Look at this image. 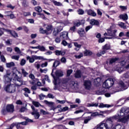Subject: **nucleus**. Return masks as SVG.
<instances>
[{"label": "nucleus", "mask_w": 129, "mask_h": 129, "mask_svg": "<svg viewBox=\"0 0 129 129\" xmlns=\"http://www.w3.org/2000/svg\"><path fill=\"white\" fill-rule=\"evenodd\" d=\"M87 106L89 107H97L98 106V103H89L87 105Z\"/></svg>", "instance_id": "25"}, {"label": "nucleus", "mask_w": 129, "mask_h": 129, "mask_svg": "<svg viewBox=\"0 0 129 129\" xmlns=\"http://www.w3.org/2000/svg\"><path fill=\"white\" fill-rule=\"evenodd\" d=\"M78 14L79 15H83V14H84V10L82 9H79L78 10Z\"/></svg>", "instance_id": "51"}, {"label": "nucleus", "mask_w": 129, "mask_h": 129, "mask_svg": "<svg viewBox=\"0 0 129 129\" xmlns=\"http://www.w3.org/2000/svg\"><path fill=\"white\" fill-rule=\"evenodd\" d=\"M12 75L13 76V78L14 79L17 80V82L16 83V85L17 86H21V85H23V80H22V76L20 77H19V76L17 75L16 73H13L12 74Z\"/></svg>", "instance_id": "5"}, {"label": "nucleus", "mask_w": 129, "mask_h": 129, "mask_svg": "<svg viewBox=\"0 0 129 129\" xmlns=\"http://www.w3.org/2000/svg\"><path fill=\"white\" fill-rule=\"evenodd\" d=\"M72 72H73V70H69L67 72V76L69 77V76H70L71 75V74H72Z\"/></svg>", "instance_id": "46"}, {"label": "nucleus", "mask_w": 129, "mask_h": 129, "mask_svg": "<svg viewBox=\"0 0 129 129\" xmlns=\"http://www.w3.org/2000/svg\"><path fill=\"white\" fill-rule=\"evenodd\" d=\"M39 97L40 100H43V99H44V98L46 97V95H43L42 93H41L39 95Z\"/></svg>", "instance_id": "45"}, {"label": "nucleus", "mask_w": 129, "mask_h": 129, "mask_svg": "<svg viewBox=\"0 0 129 129\" xmlns=\"http://www.w3.org/2000/svg\"><path fill=\"white\" fill-rule=\"evenodd\" d=\"M11 14H13L12 11H6L5 12L6 17H10Z\"/></svg>", "instance_id": "47"}, {"label": "nucleus", "mask_w": 129, "mask_h": 129, "mask_svg": "<svg viewBox=\"0 0 129 129\" xmlns=\"http://www.w3.org/2000/svg\"><path fill=\"white\" fill-rule=\"evenodd\" d=\"M3 30L9 33L10 35H12V36H13V37H14V38H18V37H19V36L18 35V33H17V32H16V31L14 30H11L4 28Z\"/></svg>", "instance_id": "11"}, {"label": "nucleus", "mask_w": 129, "mask_h": 129, "mask_svg": "<svg viewBox=\"0 0 129 129\" xmlns=\"http://www.w3.org/2000/svg\"><path fill=\"white\" fill-rule=\"evenodd\" d=\"M97 94L98 95H101L102 94H104L105 93V90H104V89H103L102 91L99 90L96 92Z\"/></svg>", "instance_id": "34"}, {"label": "nucleus", "mask_w": 129, "mask_h": 129, "mask_svg": "<svg viewBox=\"0 0 129 129\" xmlns=\"http://www.w3.org/2000/svg\"><path fill=\"white\" fill-rule=\"evenodd\" d=\"M116 32H117V30H108V36L111 37H105V39H112L115 38V37H116V34H116Z\"/></svg>", "instance_id": "7"}, {"label": "nucleus", "mask_w": 129, "mask_h": 129, "mask_svg": "<svg viewBox=\"0 0 129 129\" xmlns=\"http://www.w3.org/2000/svg\"><path fill=\"white\" fill-rule=\"evenodd\" d=\"M55 74L56 77H62V76L64 75L63 72L60 70H56L55 71Z\"/></svg>", "instance_id": "14"}, {"label": "nucleus", "mask_w": 129, "mask_h": 129, "mask_svg": "<svg viewBox=\"0 0 129 129\" xmlns=\"http://www.w3.org/2000/svg\"><path fill=\"white\" fill-rule=\"evenodd\" d=\"M106 50H105V49H103L102 51L97 54V56H98V57H100V56H102V55H104V54H106Z\"/></svg>", "instance_id": "30"}, {"label": "nucleus", "mask_w": 129, "mask_h": 129, "mask_svg": "<svg viewBox=\"0 0 129 129\" xmlns=\"http://www.w3.org/2000/svg\"><path fill=\"white\" fill-rule=\"evenodd\" d=\"M29 77L30 78V79H32V80L35 79V75H34L33 74H30L29 76Z\"/></svg>", "instance_id": "61"}, {"label": "nucleus", "mask_w": 129, "mask_h": 129, "mask_svg": "<svg viewBox=\"0 0 129 129\" xmlns=\"http://www.w3.org/2000/svg\"><path fill=\"white\" fill-rule=\"evenodd\" d=\"M78 33L79 34L80 37H84V35H85V31H84V29L81 28L79 30H78Z\"/></svg>", "instance_id": "16"}, {"label": "nucleus", "mask_w": 129, "mask_h": 129, "mask_svg": "<svg viewBox=\"0 0 129 129\" xmlns=\"http://www.w3.org/2000/svg\"><path fill=\"white\" fill-rule=\"evenodd\" d=\"M90 25H92L93 26H99V22L95 19H91L90 20Z\"/></svg>", "instance_id": "15"}, {"label": "nucleus", "mask_w": 129, "mask_h": 129, "mask_svg": "<svg viewBox=\"0 0 129 129\" xmlns=\"http://www.w3.org/2000/svg\"><path fill=\"white\" fill-rule=\"evenodd\" d=\"M60 61L62 63H66L67 62L66 58H65L64 57H62L60 59Z\"/></svg>", "instance_id": "63"}, {"label": "nucleus", "mask_w": 129, "mask_h": 129, "mask_svg": "<svg viewBox=\"0 0 129 129\" xmlns=\"http://www.w3.org/2000/svg\"><path fill=\"white\" fill-rule=\"evenodd\" d=\"M21 73L24 77H27V76L29 75V73H28V72H27V71H26L24 68L21 69Z\"/></svg>", "instance_id": "23"}, {"label": "nucleus", "mask_w": 129, "mask_h": 129, "mask_svg": "<svg viewBox=\"0 0 129 129\" xmlns=\"http://www.w3.org/2000/svg\"><path fill=\"white\" fill-rule=\"evenodd\" d=\"M7 7L11 10H14V9H15V6H12V4H8Z\"/></svg>", "instance_id": "64"}, {"label": "nucleus", "mask_w": 129, "mask_h": 129, "mask_svg": "<svg viewBox=\"0 0 129 129\" xmlns=\"http://www.w3.org/2000/svg\"><path fill=\"white\" fill-rule=\"evenodd\" d=\"M59 65H60V61L56 60L54 62L52 67H57L59 66Z\"/></svg>", "instance_id": "32"}, {"label": "nucleus", "mask_w": 129, "mask_h": 129, "mask_svg": "<svg viewBox=\"0 0 129 129\" xmlns=\"http://www.w3.org/2000/svg\"><path fill=\"white\" fill-rule=\"evenodd\" d=\"M118 26L123 29H126V26H125V24L123 22H120L118 24Z\"/></svg>", "instance_id": "37"}, {"label": "nucleus", "mask_w": 129, "mask_h": 129, "mask_svg": "<svg viewBox=\"0 0 129 129\" xmlns=\"http://www.w3.org/2000/svg\"><path fill=\"white\" fill-rule=\"evenodd\" d=\"M15 52H17V54H21L22 53L21 49H20V48L18 47L15 48Z\"/></svg>", "instance_id": "44"}, {"label": "nucleus", "mask_w": 129, "mask_h": 129, "mask_svg": "<svg viewBox=\"0 0 129 129\" xmlns=\"http://www.w3.org/2000/svg\"><path fill=\"white\" fill-rule=\"evenodd\" d=\"M14 66H15V62L13 61L6 63V67H7V68H11V67H14Z\"/></svg>", "instance_id": "24"}, {"label": "nucleus", "mask_w": 129, "mask_h": 129, "mask_svg": "<svg viewBox=\"0 0 129 129\" xmlns=\"http://www.w3.org/2000/svg\"><path fill=\"white\" fill-rule=\"evenodd\" d=\"M119 18L121 20H123V21H125L127 20V19L128 18L127 16V14L120 15L119 16Z\"/></svg>", "instance_id": "18"}, {"label": "nucleus", "mask_w": 129, "mask_h": 129, "mask_svg": "<svg viewBox=\"0 0 129 129\" xmlns=\"http://www.w3.org/2000/svg\"><path fill=\"white\" fill-rule=\"evenodd\" d=\"M113 121H112V118H109L106 121V123H104L105 124V127L106 129L111 128L113 125Z\"/></svg>", "instance_id": "8"}, {"label": "nucleus", "mask_w": 129, "mask_h": 129, "mask_svg": "<svg viewBox=\"0 0 129 129\" xmlns=\"http://www.w3.org/2000/svg\"><path fill=\"white\" fill-rule=\"evenodd\" d=\"M40 51H41V52H45L46 51V48L44 46H41V45H38V48Z\"/></svg>", "instance_id": "38"}, {"label": "nucleus", "mask_w": 129, "mask_h": 129, "mask_svg": "<svg viewBox=\"0 0 129 129\" xmlns=\"http://www.w3.org/2000/svg\"><path fill=\"white\" fill-rule=\"evenodd\" d=\"M99 107L100 108H103L104 107H110V106L109 104H104L103 103H101L99 105Z\"/></svg>", "instance_id": "29"}, {"label": "nucleus", "mask_w": 129, "mask_h": 129, "mask_svg": "<svg viewBox=\"0 0 129 129\" xmlns=\"http://www.w3.org/2000/svg\"><path fill=\"white\" fill-rule=\"evenodd\" d=\"M35 10L36 12H38V13H41L42 12V8L40 6L35 7Z\"/></svg>", "instance_id": "40"}, {"label": "nucleus", "mask_w": 129, "mask_h": 129, "mask_svg": "<svg viewBox=\"0 0 129 129\" xmlns=\"http://www.w3.org/2000/svg\"><path fill=\"white\" fill-rule=\"evenodd\" d=\"M31 89L33 91H35V90H37V85H33L31 87Z\"/></svg>", "instance_id": "52"}, {"label": "nucleus", "mask_w": 129, "mask_h": 129, "mask_svg": "<svg viewBox=\"0 0 129 129\" xmlns=\"http://www.w3.org/2000/svg\"><path fill=\"white\" fill-rule=\"evenodd\" d=\"M48 66V62H45V63H43L41 64V67L42 68H44V67H47Z\"/></svg>", "instance_id": "59"}, {"label": "nucleus", "mask_w": 129, "mask_h": 129, "mask_svg": "<svg viewBox=\"0 0 129 129\" xmlns=\"http://www.w3.org/2000/svg\"><path fill=\"white\" fill-rule=\"evenodd\" d=\"M52 28H53V26H52V25H48L46 27V31H47V32L49 33V31H51Z\"/></svg>", "instance_id": "50"}, {"label": "nucleus", "mask_w": 129, "mask_h": 129, "mask_svg": "<svg viewBox=\"0 0 129 129\" xmlns=\"http://www.w3.org/2000/svg\"><path fill=\"white\" fill-rule=\"evenodd\" d=\"M129 112V108L127 107H123L121 109L120 111L118 113V116L119 119L118 121L119 122H123L125 123L127 121L128 118H129V114H128L126 117H123L122 118H120L121 116L126 115Z\"/></svg>", "instance_id": "1"}, {"label": "nucleus", "mask_w": 129, "mask_h": 129, "mask_svg": "<svg viewBox=\"0 0 129 129\" xmlns=\"http://www.w3.org/2000/svg\"><path fill=\"white\" fill-rule=\"evenodd\" d=\"M58 29L54 28L53 30V31L52 32V34L53 35V36H57V35H58Z\"/></svg>", "instance_id": "42"}, {"label": "nucleus", "mask_w": 129, "mask_h": 129, "mask_svg": "<svg viewBox=\"0 0 129 129\" xmlns=\"http://www.w3.org/2000/svg\"><path fill=\"white\" fill-rule=\"evenodd\" d=\"M1 59L2 62H6V57H5V56H4V55H1Z\"/></svg>", "instance_id": "60"}, {"label": "nucleus", "mask_w": 129, "mask_h": 129, "mask_svg": "<svg viewBox=\"0 0 129 129\" xmlns=\"http://www.w3.org/2000/svg\"><path fill=\"white\" fill-rule=\"evenodd\" d=\"M55 29H57V31L59 33H60V32H61L63 30V27H62V26H58V27L55 28Z\"/></svg>", "instance_id": "56"}, {"label": "nucleus", "mask_w": 129, "mask_h": 129, "mask_svg": "<svg viewBox=\"0 0 129 129\" xmlns=\"http://www.w3.org/2000/svg\"><path fill=\"white\" fill-rule=\"evenodd\" d=\"M52 3L55 6H57V7H62V6H63V5H62V3L60 2H57V1H53Z\"/></svg>", "instance_id": "33"}, {"label": "nucleus", "mask_w": 129, "mask_h": 129, "mask_svg": "<svg viewBox=\"0 0 129 129\" xmlns=\"http://www.w3.org/2000/svg\"><path fill=\"white\" fill-rule=\"evenodd\" d=\"M44 103L47 105V106H49L51 107V110H55L56 109V107H54V102H49L47 100H44Z\"/></svg>", "instance_id": "12"}, {"label": "nucleus", "mask_w": 129, "mask_h": 129, "mask_svg": "<svg viewBox=\"0 0 129 129\" xmlns=\"http://www.w3.org/2000/svg\"><path fill=\"white\" fill-rule=\"evenodd\" d=\"M26 60L25 59L23 58L21 59V61L20 62V65L21 66H24L26 64Z\"/></svg>", "instance_id": "48"}, {"label": "nucleus", "mask_w": 129, "mask_h": 129, "mask_svg": "<svg viewBox=\"0 0 129 129\" xmlns=\"http://www.w3.org/2000/svg\"><path fill=\"white\" fill-rule=\"evenodd\" d=\"M12 76H11V73L10 74H7L4 77V82L5 84H10V81H12V79L13 78V75H12Z\"/></svg>", "instance_id": "9"}, {"label": "nucleus", "mask_w": 129, "mask_h": 129, "mask_svg": "<svg viewBox=\"0 0 129 129\" xmlns=\"http://www.w3.org/2000/svg\"><path fill=\"white\" fill-rule=\"evenodd\" d=\"M27 60H29L30 63H34V62H35V60H43L44 58L43 56L32 55L31 57L30 56H27Z\"/></svg>", "instance_id": "6"}, {"label": "nucleus", "mask_w": 129, "mask_h": 129, "mask_svg": "<svg viewBox=\"0 0 129 129\" xmlns=\"http://www.w3.org/2000/svg\"><path fill=\"white\" fill-rule=\"evenodd\" d=\"M84 85L85 86V89L87 90H91V87L92 85L91 84V81L89 80H86L84 81Z\"/></svg>", "instance_id": "10"}, {"label": "nucleus", "mask_w": 129, "mask_h": 129, "mask_svg": "<svg viewBox=\"0 0 129 129\" xmlns=\"http://www.w3.org/2000/svg\"><path fill=\"white\" fill-rule=\"evenodd\" d=\"M75 57L77 59H80L82 58V57H83V54L80 52L78 55H75Z\"/></svg>", "instance_id": "39"}, {"label": "nucleus", "mask_w": 129, "mask_h": 129, "mask_svg": "<svg viewBox=\"0 0 129 129\" xmlns=\"http://www.w3.org/2000/svg\"><path fill=\"white\" fill-rule=\"evenodd\" d=\"M93 53L92 51L89 50H86L84 51V55L85 56H91L92 55Z\"/></svg>", "instance_id": "22"}, {"label": "nucleus", "mask_w": 129, "mask_h": 129, "mask_svg": "<svg viewBox=\"0 0 129 129\" xmlns=\"http://www.w3.org/2000/svg\"><path fill=\"white\" fill-rule=\"evenodd\" d=\"M115 129H124V126L119 124H117L115 126Z\"/></svg>", "instance_id": "35"}, {"label": "nucleus", "mask_w": 129, "mask_h": 129, "mask_svg": "<svg viewBox=\"0 0 129 129\" xmlns=\"http://www.w3.org/2000/svg\"><path fill=\"white\" fill-rule=\"evenodd\" d=\"M57 102H58V103H60V104H64V103H65V102H66V100H56Z\"/></svg>", "instance_id": "55"}, {"label": "nucleus", "mask_w": 129, "mask_h": 129, "mask_svg": "<svg viewBox=\"0 0 129 129\" xmlns=\"http://www.w3.org/2000/svg\"><path fill=\"white\" fill-rule=\"evenodd\" d=\"M102 50H105V51H107V50H110V45L106 44L102 46Z\"/></svg>", "instance_id": "21"}, {"label": "nucleus", "mask_w": 129, "mask_h": 129, "mask_svg": "<svg viewBox=\"0 0 129 129\" xmlns=\"http://www.w3.org/2000/svg\"><path fill=\"white\" fill-rule=\"evenodd\" d=\"M74 46H75V47H77V48H81V44H79L77 42H74Z\"/></svg>", "instance_id": "58"}, {"label": "nucleus", "mask_w": 129, "mask_h": 129, "mask_svg": "<svg viewBox=\"0 0 129 129\" xmlns=\"http://www.w3.org/2000/svg\"><path fill=\"white\" fill-rule=\"evenodd\" d=\"M123 77L124 78H129V73H126L123 75Z\"/></svg>", "instance_id": "62"}, {"label": "nucleus", "mask_w": 129, "mask_h": 129, "mask_svg": "<svg viewBox=\"0 0 129 129\" xmlns=\"http://www.w3.org/2000/svg\"><path fill=\"white\" fill-rule=\"evenodd\" d=\"M15 111V106L13 104H8L6 106V110L5 109L2 110L3 114H7V112L9 113H13Z\"/></svg>", "instance_id": "4"}, {"label": "nucleus", "mask_w": 129, "mask_h": 129, "mask_svg": "<svg viewBox=\"0 0 129 129\" xmlns=\"http://www.w3.org/2000/svg\"><path fill=\"white\" fill-rule=\"evenodd\" d=\"M75 77L76 78H80L81 77V71H77L75 74Z\"/></svg>", "instance_id": "26"}, {"label": "nucleus", "mask_w": 129, "mask_h": 129, "mask_svg": "<svg viewBox=\"0 0 129 129\" xmlns=\"http://www.w3.org/2000/svg\"><path fill=\"white\" fill-rule=\"evenodd\" d=\"M114 83V81L113 79L109 78L105 80L103 84V87L104 88H110Z\"/></svg>", "instance_id": "2"}, {"label": "nucleus", "mask_w": 129, "mask_h": 129, "mask_svg": "<svg viewBox=\"0 0 129 129\" xmlns=\"http://www.w3.org/2000/svg\"><path fill=\"white\" fill-rule=\"evenodd\" d=\"M88 15L92 16V17H96V13L92 10H89L88 11Z\"/></svg>", "instance_id": "20"}, {"label": "nucleus", "mask_w": 129, "mask_h": 129, "mask_svg": "<svg viewBox=\"0 0 129 129\" xmlns=\"http://www.w3.org/2000/svg\"><path fill=\"white\" fill-rule=\"evenodd\" d=\"M12 59L19 61V59H20V55H13L12 56Z\"/></svg>", "instance_id": "43"}, {"label": "nucleus", "mask_w": 129, "mask_h": 129, "mask_svg": "<svg viewBox=\"0 0 129 129\" xmlns=\"http://www.w3.org/2000/svg\"><path fill=\"white\" fill-rule=\"evenodd\" d=\"M4 89L6 92L14 93L16 91V86L14 84H8L4 87Z\"/></svg>", "instance_id": "3"}, {"label": "nucleus", "mask_w": 129, "mask_h": 129, "mask_svg": "<svg viewBox=\"0 0 129 129\" xmlns=\"http://www.w3.org/2000/svg\"><path fill=\"white\" fill-rule=\"evenodd\" d=\"M23 30H24V31H25V32L26 33H27V34H28V33H29V28H28L27 27V26H23Z\"/></svg>", "instance_id": "54"}, {"label": "nucleus", "mask_w": 129, "mask_h": 129, "mask_svg": "<svg viewBox=\"0 0 129 129\" xmlns=\"http://www.w3.org/2000/svg\"><path fill=\"white\" fill-rule=\"evenodd\" d=\"M23 90L25 91L26 93H28V94L31 93V90H30V89L28 88H25L23 89Z\"/></svg>", "instance_id": "49"}, {"label": "nucleus", "mask_w": 129, "mask_h": 129, "mask_svg": "<svg viewBox=\"0 0 129 129\" xmlns=\"http://www.w3.org/2000/svg\"><path fill=\"white\" fill-rule=\"evenodd\" d=\"M38 81H39V79L34 78V79L32 80V81H30L29 82L31 84L34 85V84H35L36 82H38Z\"/></svg>", "instance_id": "36"}, {"label": "nucleus", "mask_w": 129, "mask_h": 129, "mask_svg": "<svg viewBox=\"0 0 129 129\" xmlns=\"http://www.w3.org/2000/svg\"><path fill=\"white\" fill-rule=\"evenodd\" d=\"M32 103L36 107H39V106H42V107H44V106L41 105L39 102L33 101Z\"/></svg>", "instance_id": "27"}, {"label": "nucleus", "mask_w": 129, "mask_h": 129, "mask_svg": "<svg viewBox=\"0 0 129 129\" xmlns=\"http://www.w3.org/2000/svg\"><path fill=\"white\" fill-rule=\"evenodd\" d=\"M76 30V26H74L70 28L69 32H71L72 33H74Z\"/></svg>", "instance_id": "41"}, {"label": "nucleus", "mask_w": 129, "mask_h": 129, "mask_svg": "<svg viewBox=\"0 0 129 129\" xmlns=\"http://www.w3.org/2000/svg\"><path fill=\"white\" fill-rule=\"evenodd\" d=\"M92 28V26H91V25L88 26L86 27L85 31L86 32H88V31H89V30Z\"/></svg>", "instance_id": "57"}, {"label": "nucleus", "mask_w": 129, "mask_h": 129, "mask_svg": "<svg viewBox=\"0 0 129 129\" xmlns=\"http://www.w3.org/2000/svg\"><path fill=\"white\" fill-rule=\"evenodd\" d=\"M118 60V58L115 57V58H111L109 60V64H113V63H115Z\"/></svg>", "instance_id": "31"}, {"label": "nucleus", "mask_w": 129, "mask_h": 129, "mask_svg": "<svg viewBox=\"0 0 129 129\" xmlns=\"http://www.w3.org/2000/svg\"><path fill=\"white\" fill-rule=\"evenodd\" d=\"M60 38L61 39H63V40H68V32H63L60 33Z\"/></svg>", "instance_id": "13"}, {"label": "nucleus", "mask_w": 129, "mask_h": 129, "mask_svg": "<svg viewBox=\"0 0 129 129\" xmlns=\"http://www.w3.org/2000/svg\"><path fill=\"white\" fill-rule=\"evenodd\" d=\"M41 114H43V115H45V114H47L48 112H47L46 111L44 110L43 109H40V110Z\"/></svg>", "instance_id": "53"}, {"label": "nucleus", "mask_w": 129, "mask_h": 129, "mask_svg": "<svg viewBox=\"0 0 129 129\" xmlns=\"http://www.w3.org/2000/svg\"><path fill=\"white\" fill-rule=\"evenodd\" d=\"M39 32L40 34H46V35H49V34H51V33H49L48 31L44 30L43 28H40L39 29Z\"/></svg>", "instance_id": "19"}, {"label": "nucleus", "mask_w": 129, "mask_h": 129, "mask_svg": "<svg viewBox=\"0 0 129 129\" xmlns=\"http://www.w3.org/2000/svg\"><path fill=\"white\" fill-rule=\"evenodd\" d=\"M55 52V55H56V56H60V55H61V56H64V55L65 54V52L63 51L56 50Z\"/></svg>", "instance_id": "17"}, {"label": "nucleus", "mask_w": 129, "mask_h": 129, "mask_svg": "<svg viewBox=\"0 0 129 129\" xmlns=\"http://www.w3.org/2000/svg\"><path fill=\"white\" fill-rule=\"evenodd\" d=\"M96 129H106L105 124L104 123H101L100 125H99Z\"/></svg>", "instance_id": "28"}]
</instances>
